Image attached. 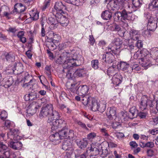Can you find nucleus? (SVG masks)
<instances>
[{
    "mask_svg": "<svg viewBox=\"0 0 158 158\" xmlns=\"http://www.w3.org/2000/svg\"><path fill=\"white\" fill-rule=\"evenodd\" d=\"M80 56V55H77V53L73 54L72 52H64L56 60V62L60 64H67V65L65 66L68 68L71 67V65H79L77 64V62Z\"/></svg>",
    "mask_w": 158,
    "mask_h": 158,
    "instance_id": "obj_1",
    "label": "nucleus"
},
{
    "mask_svg": "<svg viewBox=\"0 0 158 158\" xmlns=\"http://www.w3.org/2000/svg\"><path fill=\"white\" fill-rule=\"evenodd\" d=\"M40 116L43 117H46L48 116V119L50 118H56L59 117V114L57 111L53 110V105L49 104H48L42 108Z\"/></svg>",
    "mask_w": 158,
    "mask_h": 158,
    "instance_id": "obj_2",
    "label": "nucleus"
},
{
    "mask_svg": "<svg viewBox=\"0 0 158 158\" xmlns=\"http://www.w3.org/2000/svg\"><path fill=\"white\" fill-rule=\"evenodd\" d=\"M58 118H50L48 119V122L49 123L51 126L52 131H55L58 129H66V124L65 121L63 119Z\"/></svg>",
    "mask_w": 158,
    "mask_h": 158,
    "instance_id": "obj_3",
    "label": "nucleus"
},
{
    "mask_svg": "<svg viewBox=\"0 0 158 158\" xmlns=\"http://www.w3.org/2000/svg\"><path fill=\"white\" fill-rule=\"evenodd\" d=\"M122 40L119 38L114 39L108 46L106 48V50L108 51L112 52L114 55L119 54L120 48L122 44Z\"/></svg>",
    "mask_w": 158,
    "mask_h": 158,
    "instance_id": "obj_4",
    "label": "nucleus"
},
{
    "mask_svg": "<svg viewBox=\"0 0 158 158\" xmlns=\"http://www.w3.org/2000/svg\"><path fill=\"white\" fill-rule=\"evenodd\" d=\"M82 102L85 106L89 104L91 106V109L92 111H97L99 103L97 101L95 98L91 97H84L82 99Z\"/></svg>",
    "mask_w": 158,
    "mask_h": 158,
    "instance_id": "obj_5",
    "label": "nucleus"
},
{
    "mask_svg": "<svg viewBox=\"0 0 158 158\" xmlns=\"http://www.w3.org/2000/svg\"><path fill=\"white\" fill-rule=\"evenodd\" d=\"M89 88L87 85H83L80 86L77 90V94L80 96H82L81 99L84 97H89L87 95Z\"/></svg>",
    "mask_w": 158,
    "mask_h": 158,
    "instance_id": "obj_6",
    "label": "nucleus"
},
{
    "mask_svg": "<svg viewBox=\"0 0 158 158\" xmlns=\"http://www.w3.org/2000/svg\"><path fill=\"white\" fill-rule=\"evenodd\" d=\"M55 17L57 19L58 23H59L63 26H66L69 23L68 19L60 12H56Z\"/></svg>",
    "mask_w": 158,
    "mask_h": 158,
    "instance_id": "obj_7",
    "label": "nucleus"
},
{
    "mask_svg": "<svg viewBox=\"0 0 158 158\" xmlns=\"http://www.w3.org/2000/svg\"><path fill=\"white\" fill-rule=\"evenodd\" d=\"M125 0H105V2H112L113 6L117 10H122L124 7Z\"/></svg>",
    "mask_w": 158,
    "mask_h": 158,
    "instance_id": "obj_8",
    "label": "nucleus"
},
{
    "mask_svg": "<svg viewBox=\"0 0 158 158\" xmlns=\"http://www.w3.org/2000/svg\"><path fill=\"white\" fill-rule=\"evenodd\" d=\"M53 16H50L48 17L47 22L50 25V27L51 29H54L58 26V20L55 17V14H53Z\"/></svg>",
    "mask_w": 158,
    "mask_h": 158,
    "instance_id": "obj_9",
    "label": "nucleus"
},
{
    "mask_svg": "<svg viewBox=\"0 0 158 158\" xmlns=\"http://www.w3.org/2000/svg\"><path fill=\"white\" fill-rule=\"evenodd\" d=\"M18 130L17 129H10V131L7 134V139L11 141H15L19 139V137L17 134Z\"/></svg>",
    "mask_w": 158,
    "mask_h": 158,
    "instance_id": "obj_10",
    "label": "nucleus"
},
{
    "mask_svg": "<svg viewBox=\"0 0 158 158\" xmlns=\"http://www.w3.org/2000/svg\"><path fill=\"white\" fill-rule=\"evenodd\" d=\"M106 53L104 54L102 56V60L108 63H110L112 62L113 60L114 56V54L112 53V52L108 51L106 50Z\"/></svg>",
    "mask_w": 158,
    "mask_h": 158,
    "instance_id": "obj_11",
    "label": "nucleus"
},
{
    "mask_svg": "<svg viewBox=\"0 0 158 158\" xmlns=\"http://www.w3.org/2000/svg\"><path fill=\"white\" fill-rule=\"evenodd\" d=\"M72 143V140L65 139L63 143L62 149L64 150H70L72 151L73 150Z\"/></svg>",
    "mask_w": 158,
    "mask_h": 158,
    "instance_id": "obj_12",
    "label": "nucleus"
},
{
    "mask_svg": "<svg viewBox=\"0 0 158 158\" xmlns=\"http://www.w3.org/2000/svg\"><path fill=\"white\" fill-rule=\"evenodd\" d=\"M66 7L61 2H56L54 6V9L53 10V14H56V12H62V10H65Z\"/></svg>",
    "mask_w": 158,
    "mask_h": 158,
    "instance_id": "obj_13",
    "label": "nucleus"
},
{
    "mask_svg": "<svg viewBox=\"0 0 158 158\" xmlns=\"http://www.w3.org/2000/svg\"><path fill=\"white\" fill-rule=\"evenodd\" d=\"M139 59L140 60L139 61V63L145 69H147L152 65L150 61L151 57L145 58H139Z\"/></svg>",
    "mask_w": 158,
    "mask_h": 158,
    "instance_id": "obj_14",
    "label": "nucleus"
},
{
    "mask_svg": "<svg viewBox=\"0 0 158 158\" xmlns=\"http://www.w3.org/2000/svg\"><path fill=\"white\" fill-rule=\"evenodd\" d=\"M144 17L148 20V23H157V18L154 15L150 13L147 12L144 14Z\"/></svg>",
    "mask_w": 158,
    "mask_h": 158,
    "instance_id": "obj_15",
    "label": "nucleus"
},
{
    "mask_svg": "<svg viewBox=\"0 0 158 158\" xmlns=\"http://www.w3.org/2000/svg\"><path fill=\"white\" fill-rule=\"evenodd\" d=\"M116 108L114 107H110L107 109L106 114L109 119H115L116 117Z\"/></svg>",
    "mask_w": 158,
    "mask_h": 158,
    "instance_id": "obj_16",
    "label": "nucleus"
},
{
    "mask_svg": "<svg viewBox=\"0 0 158 158\" xmlns=\"http://www.w3.org/2000/svg\"><path fill=\"white\" fill-rule=\"evenodd\" d=\"M143 1L142 0H133L132 1V5L128 4V7L130 8L131 7L133 10L135 11L137 8L140 7L142 4Z\"/></svg>",
    "mask_w": 158,
    "mask_h": 158,
    "instance_id": "obj_17",
    "label": "nucleus"
},
{
    "mask_svg": "<svg viewBox=\"0 0 158 158\" xmlns=\"http://www.w3.org/2000/svg\"><path fill=\"white\" fill-rule=\"evenodd\" d=\"M9 146L14 149L17 150L21 149L22 146V144L20 141H10V142Z\"/></svg>",
    "mask_w": 158,
    "mask_h": 158,
    "instance_id": "obj_18",
    "label": "nucleus"
},
{
    "mask_svg": "<svg viewBox=\"0 0 158 158\" xmlns=\"http://www.w3.org/2000/svg\"><path fill=\"white\" fill-rule=\"evenodd\" d=\"M148 98L146 96H143L141 99L139 104V108L142 110L146 109L148 106Z\"/></svg>",
    "mask_w": 158,
    "mask_h": 158,
    "instance_id": "obj_19",
    "label": "nucleus"
},
{
    "mask_svg": "<svg viewBox=\"0 0 158 158\" xmlns=\"http://www.w3.org/2000/svg\"><path fill=\"white\" fill-rule=\"evenodd\" d=\"M122 78V76L119 73H116L113 76L112 78L113 83L114 85H118L121 83Z\"/></svg>",
    "mask_w": 158,
    "mask_h": 158,
    "instance_id": "obj_20",
    "label": "nucleus"
},
{
    "mask_svg": "<svg viewBox=\"0 0 158 158\" xmlns=\"http://www.w3.org/2000/svg\"><path fill=\"white\" fill-rule=\"evenodd\" d=\"M72 80L67 81L66 84V86L67 89L73 92H75L77 90V84L72 82Z\"/></svg>",
    "mask_w": 158,
    "mask_h": 158,
    "instance_id": "obj_21",
    "label": "nucleus"
},
{
    "mask_svg": "<svg viewBox=\"0 0 158 158\" xmlns=\"http://www.w3.org/2000/svg\"><path fill=\"white\" fill-rule=\"evenodd\" d=\"M130 37L131 39L134 40H138L139 36V32L138 31L134 29H131L129 32Z\"/></svg>",
    "mask_w": 158,
    "mask_h": 158,
    "instance_id": "obj_22",
    "label": "nucleus"
},
{
    "mask_svg": "<svg viewBox=\"0 0 158 158\" xmlns=\"http://www.w3.org/2000/svg\"><path fill=\"white\" fill-rule=\"evenodd\" d=\"M122 19L123 20H127L129 21L131 19V13H127L126 10H123L122 11Z\"/></svg>",
    "mask_w": 158,
    "mask_h": 158,
    "instance_id": "obj_23",
    "label": "nucleus"
},
{
    "mask_svg": "<svg viewBox=\"0 0 158 158\" xmlns=\"http://www.w3.org/2000/svg\"><path fill=\"white\" fill-rule=\"evenodd\" d=\"M102 18L105 20H109L112 17L111 12L108 10H106L103 11L101 14Z\"/></svg>",
    "mask_w": 158,
    "mask_h": 158,
    "instance_id": "obj_24",
    "label": "nucleus"
},
{
    "mask_svg": "<svg viewBox=\"0 0 158 158\" xmlns=\"http://www.w3.org/2000/svg\"><path fill=\"white\" fill-rule=\"evenodd\" d=\"M106 104L105 100H101L98 104L97 110L100 112H103L106 110Z\"/></svg>",
    "mask_w": 158,
    "mask_h": 158,
    "instance_id": "obj_25",
    "label": "nucleus"
},
{
    "mask_svg": "<svg viewBox=\"0 0 158 158\" xmlns=\"http://www.w3.org/2000/svg\"><path fill=\"white\" fill-rule=\"evenodd\" d=\"M129 112V114L130 118L131 119L136 117L138 114V110L135 106L131 107L130 109Z\"/></svg>",
    "mask_w": 158,
    "mask_h": 158,
    "instance_id": "obj_26",
    "label": "nucleus"
},
{
    "mask_svg": "<svg viewBox=\"0 0 158 158\" xmlns=\"http://www.w3.org/2000/svg\"><path fill=\"white\" fill-rule=\"evenodd\" d=\"M2 153L6 158H16V157L15 155L10 152L7 148Z\"/></svg>",
    "mask_w": 158,
    "mask_h": 158,
    "instance_id": "obj_27",
    "label": "nucleus"
},
{
    "mask_svg": "<svg viewBox=\"0 0 158 158\" xmlns=\"http://www.w3.org/2000/svg\"><path fill=\"white\" fill-rule=\"evenodd\" d=\"M87 73L86 70L84 68L79 69L75 72L76 77H82L84 76Z\"/></svg>",
    "mask_w": 158,
    "mask_h": 158,
    "instance_id": "obj_28",
    "label": "nucleus"
},
{
    "mask_svg": "<svg viewBox=\"0 0 158 158\" xmlns=\"http://www.w3.org/2000/svg\"><path fill=\"white\" fill-rule=\"evenodd\" d=\"M77 145L81 148H86L88 144V142L86 138L84 139L77 142Z\"/></svg>",
    "mask_w": 158,
    "mask_h": 158,
    "instance_id": "obj_29",
    "label": "nucleus"
},
{
    "mask_svg": "<svg viewBox=\"0 0 158 158\" xmlns=\"http://www.w3.org/2000/svg\"><path fill=\"white\" fill-rule=\"evenodd\" d=\"M140 58H150L151 57V54L146 49H143L140 52Z\"/></svg>",
    "mask_w": 158,
    "mask_h": 158,
    "instance_id": "obj_30",
    "label": "nucleus"
},
{
    "mask_svg": "<svg viewBox=\"0 0 158 158\" xmlns=\"http://www.w3.org/2000/svg\"><path fill=\"white\" fill-rule=\"evenodd\" d=\"M37 109V106L35 105H30L28 107L27 112L28 114L32 115L35 114Z\"/></svg>",
    "mask_w": 158,
    "mask_h": 158,
    "instance_id": "obj_31",
    "label": "nucleus"
},
{
    "mask_svg": "<svg viewBox=\"0 0 158 158\" xmlns=\"http://www.w3.org/2000/svg\"><path fill=\"white\" fill-rule=\"evenodd\" d=\"M75 70L73 69L72 68H71L70 69L68 70L67 73L66 77H67L70 79H73L76 77V75H75Z\"/></svg>",
    "mask_w": 158,
    "mask_h": 158,
    "instance_id": "obj_32",
    "label": "nucleus"
},
{
    "mask_svg": "<svg viewBox=\"0 0 158 158\" xmlns=\"http://www.w3.org/2000/svg\"><path fill=\"white\" fill-rule=\"evenodd\" d=\"M5 58L8 62L9 63L12 62L15 60V55L11 53H8L6 55Z\"/></svg>",
    "mask_w": 158,
    "mask_h": 158,
    "instance_id": "obj_33",
    "label": "nucleus"
},
{
    "mask_svg": "<svg viewBox=\"0 0 158 158\" xmlns=\"http://www.w3.org/2000/svg\"><path fill=\"white\" fill-rule=\"evenodd\" d=\"M120 65V68L123 71L128 72V70H127L128 69H132L129 64L125 62H121Z\"/></svg>",
    "mask_w": 158,
    "mask_h": 158,
    "instance_id": "obj_34",
    "label": "nucleus"
},
{
    "mask_svg": "<svg viewBox=\"0 0 158 158\" xmlns=\"http://www.w3.org/2000/svg\"><path fill=\"white\" fill-rule=\"evenodd\" d=\"M31 18L34 20H36L39 18V14L36 10H32L30 13Z\"/></svg>",
    "mask_w": 158,
    "mask_h": 158,
    "instance_id": "obj_35",
    "label": "nucleus"
},
{
    "mask_svg": "<svg viewBox=\"0 0 158 158\" xmlns=\"http://www.w3.org/2000/svg\"><path fill=\"white\" fill-rule=\"evenodd\" d=\"M17 7V8H15V10H16L17 12H22L25 11V7L21 3H17L15 5Z\"/></svg>",
    "mask_w": 158,
    "mask_h": 158,
    "instance_id": "obj_36",
    "label": "nucleus"
},
{
    "mask_svg": "<svg viewBox=\"0 0 158 158\" xmlns=\"http://www.w3.org/2000/svg\"><path fill=\"white\" fill-rule=\"evenodd\" d=\"M89 150L91 152H92V153L94 156H96L100 154L101 152H102L100 151L98 148L94 147V145H91Z\"/></svg>",
    "mask_w": 158,
    "mask_h": 158,
    "instance_id": "obj_37",
    "label": "nucleus"
},
{
    "mask_svg": "<svg viewBox=\"0 0 158 158\" xmlns=\"http://www.w3.org/2000/svg\"><path fill=\"white\" fill-rule=\"evenodd\" d=\"M14 123L9 120H6L4 123V128H9L14 126Z\"/></svg>",
    "mask_w": 158,
    "mask_h": 158,
    "instance_id": "obj_38",
    "label": "nucleus"
},
{
    "mask_svg": "<svg viewBox=\"0 0 158 158\" xmlns=\"http://www.w3.org/2000/svg\"><path fill=\"white\" fill-rule=\"evenodd\" d=\"M49 139L51 141L53 142L61 139L59 134L58 133H56L55 134L51 135L49 136Z\"/></svg>",
    "mask_w": 158,
    "mask_h": 158,
    "instance_id": "obj_39",
    "label": "nucleus"
},
{
    "mask_svg": "<svg viewBox=\"0 0 158 158\" xmlns=\"http://www.w3.org/2000/svg\"><path fill=\"white\" fill-rule=\"evenodd\" d=\"M157 23H148L147 29L151 31H154L157 27Z\"/></svg>",
    "mask_w": 158,
    "mask_h": 158,
    "instance_id": "obj_40",
    "label": "nucleus"
},
{
    "mask_svg": "<svg viewBox=\"0 0 158 158\" xmlns=\"http://www.w3.org/2000/svg\"><path fill=\"white\" fill-rule=\"evenodd\" d=\"M65 129H63L62 128L61 130H59V133H58L61 139H62L63 138H65V139L67 137V133L64 131Z\"/></svg>",
    "mask_w": 158,
    "mask_h": 158,
    "instance_id": "obj_41",
    "label": "nucleus"
},
{
    "mask_svg": "<svg viewBox=\"0 0 158 158\" xmlns=\"http://www.w3.org/2000/svg\"><path fill=\"white\" fill-rule=\"evenodd\" d=\"M54 32L52 31H49L46 34V36L49 42H52V37L54 35Z\"/></svg>",
    "mask_w": 158,
    "mask_h": 158,
    "instance_id": "obj_42",
    "label": "nucleus"
},
{
    "mask_svg": "<svg viewBox=\"0 0 158 158\" xmlns=\"http://www.w3.org/2000/svg\"><path fill=\"white\" fill-rule=\"evenodd\" d=\"M122 12H116L114 15V18L115 20H120L123 21L122 19Z\"/></svg>",
    "mask_w": 158,
    "mask_h": 158,
    "instance_id": "obj_43",
    "label": "nucleus"
},
{
    "mask_svg": "<svg viewBox=\"0 0 158 158\" xmlns=\"http://www.w3.org/2000/svg\"><path fill=\"white\" fill-rule=\"evenodd\" d=\"M67 137L66 139H70L73 141L75 139V136L74 131L72 130H70L69 132L67 133Z\"/></svg>",
    "mask_w": 158,
    "mask_h": 158,
    "instance_id": "obj_44",
    "label": "nucleus"
},
{
    "mask_svg": "<svg viewBox=\"0 0 158 158\" xmlns=\"http://www.w3.org/2000/svg\"><path fill=\"white\" fill-rule=\"evenodd\" d=\"M114 30L115 31H117L121 33H120V34H119V35L120 36H123L124 35V32L123 31H122L121 30V28L118 25L116 24H115L114 26Z\"/></svg>",
    "mask_w": 158,
    "mask_h": 158,
    "instance_id": "obj_45",
    "label": "nucleus"
},
{
    "mask_svg": "<svg viewBox=\"0 0 158 158\" xmlns=\"http://www.w3.org/2000/svg\"><path fill=\"white\" fill-rule=\"evenodd\" d=\"M80 151L78 150H76L74 152L75 157L76 158H85L86 156L84 154L81 155L79 154Z\"/></svg>",
    "mask_w": 158,
    "mask_h": 158,
    "instance_id": "obj_46",
    "label": "nucleus"
},
{
    "mask_svg": "<svg viewBox=\"0 0 158 158\" xmlns=\"http://www.w3.org/2000/svg\"><path fill=\"white\" fill-rule=\"evenodd\" d=\"M13 81L12 78H10L5 82L4 87L6 88L9 87L13 83Z\"/></svg>",
    "mask_w": 158,
    "mask_h": 158,
    "instance_id": "obj_47",
    "label": "nucleus"
},
{
    "mask_svg": "<svg viewBox=\"0 0 158 158\" xmlns=\"http://www.w3.org/2000/svg\"><path fill=\"white\" fill-rule=\"evenodd\" d=\"M91 65L93 68L95 69L98 68V60H93L91 61Z\"/></svg>",
    "mask_w": 158,
    "mask_h": 158,
    "instance_id": "obj_48",
    "label": "nucleus"
},
{
    "mask_svg": "<svg viewBox=\"0 0 158 158\" xmlns=\"http://www.w3.org/2000/svg\"><path fill=\"white\" fill-rule=\"evenodd\" d=\"M150 54L151 55H152L155 58H158V48H153L152 50L151 53Z\"/></svg>",
    "mask_w": 158,
    "mask_h": 158,
    "instance_id": "obj_49",
    "label": "nucleus"
},
{
    "mask_svg": "<svg viewBox=\"0 0 158 158\" xmlns=\"http://www.w3.org/2000/svg\"><path fill=\"white\" fill-rule=\"evenodd\" d=\"M7 113L5 110L2 111L0 114V118L2 120H5L7 117Z\"/></svg>",
    "mask_w": 158,
    "mask_h": 158,
    "instance_id": "obj_50",
    "label": "nucleus"
},
{
    "mask_svg": "<svg viewBox=\"0 0 158 158\" xmlns=\"http://www.w3.org/2000/svg\"><path fill=\"white\" fill-rule=\"evenodd\" d=\"M70 43L69 42H67L64 43H62L59 45V48L60 49H64L69 46Z\"/></svg>",
    "mask_w": 158,
    "mask_h": 158,
    "instance_id": "obj_51",
    "label": "nucleus"
},
{
    "mask_svg": "<svg viewBox=\"0 0 158 158\" xmlns=\"http://www.w3.org/2000/svg\"><path fill=\"white\" fill-rule=\"evenodd\" d=\"M25 97L27 98V101L35 100L36 98L35 96H33V94L32 93L25 95Z\"/></svg>",
    "mask_w": 158,
    "mask_h": 158,
    "instance_id": "obj_52",
    "label": "nucleus"
},
{
    "mask_svg": "<svg viewBox=\"0 0 158 158\" xmlns=\"http://www.w3.org/2000/svg\"><path fill=\"white\" fill-rule=\"evenodd\" d=\"M107 74L110 76H113L114 75V74H116V73L114 72V69L113 68H110L107 71Z\"/></svg>",
    "mask_w": 158,
    "mask_h": 158,
    "instance_id": "obj_53",
    "label": "nucleus"
},
{
    "mask_svg": "<svg viewBox=\"0 0 158 158\" xmlns=\"http://www.w3.org/2000/svg\"><path fill=\"white\" fill-rule=\"evenodd\" d=\"M75 123L76 124H77L79 126H80V127H81L85 129H88L85 124L84 123H83L80 121L77 120L75 122Z\"/></svg>",
    "mask_w": 158,
    "mask_h": 158,
    "instance_id": "obj_54",
    "label": "nucleus"
},
{
    "mask_svg": "<svg viewBox=\"0 0 158 158\" xmlns=\"http://www.w3.org/2000/svg\"><path fill=\"white\" fill-rule=\"evenodd\" d=\"M7 148V146L2 143H0V152L2 153Z\"/></svg>",
    "mask_w": 158,
    "mask_h": 158,
    "instance_id": "obj_55",
    "label": "nucleus"
},
{
    "mask_svg": "<svg viewBox=\"0 0 158 158\" xmlns=\"http://www.w3.org/2000/svg\"><path fill=\"white\" fill-rule=\"evenodd\" d=\"M135 45L138 48H140L142 47L143 44L141 40H139L137 41Z\"/></svg>",
    "mask_w": 158,
    "mask_h": 158,
    "instance_id": "obj_56",
    "label": "nucleus"
},
{
    "mask_svg": "<svg viewBox=\"0 0 158 158\" xmlns=\"http://www.w3.org/2000/svg\"><path fill=\"white\" fill-rule=\"evenodd\" d=\"M101 131L103 135L106 137L108 136H109V134L107 133V131L106 128H102L101 129Z\"/></svg>",
    "mask_w": 158,
    "mask_h": 158,
    "instance_id": "obj_57",
    "label": "nucleus"
},
{
    "mask_svg": "<svg viewBox=\"0 0 158 158\" xmlns=\"http://www.w3.org/2000/svg\"><path fill=\"white\" fill-rule=\"evenodd\" d=\"M151 5L154 8H158V0H153Z\"/></svg>",
    "mask_w": 158,
    "mask_h": 158,
    "instance_id": "obj_58",
    "label": "nucleus"
},
{
    "mask_svg": "<svg viewBox=\"0 0 158 158\" xmlns=\"http://www.w3.org/2000/svg\"><path fill=\"white\" fill-rule=\"evenodd\" d=\"M96 134L94 132L91 133L88 135L87 138L89 139H93L96 136Z\"/></svg>",
    "mask_w": 158,
    "mask_h": 158,
    "instance_id": "obj_59",
    "label": "nucleus"
},
{
    "mask_svg": "<svg viewBox=\"0 0 158 158\" xmlns=\"http://www.w3.org/2000/svg\"><path fill=\"white\" fill-rule=\"evenodd\" d=\"M60 36L59 35L57 34H55L54 33V35L52 37V42H53L54 41H58L60 39Z\"/></svg>",
    "mask_w": 158,
    "mask_h": 158,
    "instance_id": "obj_60",
    "label": "nucleus"
},
{
    "mask_svg": "<svg viewBox=\"0 0 158 158\" xmlns=\"http://www.w3.org/2000/svg\"><path fill=\"white\" fill-rule=\"evenodd\" d=\"M50 2L49 0H48L45 1L43 7V10H44L50 5Z\"/></svg>",
    "mask_w": 158,
    "mask_h": 158,
    "instance_id": "obj_61",
    "label": "nucleus"
},
{
    "mask_svg": "<svg viewBox=\"0 0 158 158\" xmlns=\"http://www.w3.org/2000/svg\"><path fill=\"white\" fill-rule=\"evenodd\" d=\"M89 41L90 44L92 45H93L95 42V40L92 35H90L89 36Z\"/></svg>",
    "mask_w": 158,
    "mask_h": 158,
    "instance_id": "obj_62",
    "label": "nucleus"
},
{
    "mask_svg": "<svg viewBox=\"0 0 158 158\" xmlns=\"http://www.w3.org/2000/svg\"><path fill=\"white\" fill-rule=\"evenodd\" d=\"M7 31L9 32L15 33L17 31V30L15 27H10Z\"/></svg>",
    "mask_w": 158,
    "mask_h": 158,
    "instance_id": "obj_63",
    "label": "nucleus"
},
{
    "mask_svg": "<svg viewBox=\"0 0 158 158\" xmlns=\"http://www.w3.org/2000/svg\"><path fill=\"white\" fill-rule=\"evenodd\" d=\"M154 143L152 142H148L146 143V147L152 148L154 147Z\"/></svg>",
    "mask_w": 158,
    "mask_h": 158,
    "instance_id": "obj_64",
    "label": "nucleus"
}]
</instances>
